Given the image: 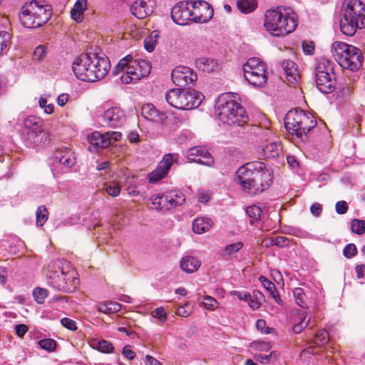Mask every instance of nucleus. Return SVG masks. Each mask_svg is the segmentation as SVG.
I'll return each mask as SVG.
<instances>
[{
	"mask_svg": "<svg viewBox=\"0 0 365 365\" xmlns=\"http://www.w3.org/2000/svg\"><path fill=\"white\" fill-rule=\"evenodd\" d=\"M272 180L271 172L260 161L247 163L235 173V181L250 195H256L263 192L270 185Z\"/></svg>",
	"mask_w": 365,
	"mask_h": 365,
	"instance_id": "obj_1",
	"label": "nucleus"
},
{
	"mask_svg": "<svg viewBox=\"0 0 365 365\" xmlns=\"http://www.w3.org/2000/svg\"><path fill=\"white\" fill-rule=\"evenodd\" d=\"M110 68L108 57L94 53H86L75 58L72 70L81 81L95 82L106 76Z\"/></svg>",
	"mask_w": 365,
	"mask_h": 365,
	"instance_id": "obj_2",
	"label": "nucleus"
},
{
	"mask_svg": "<svg viewBox=\"0 0 365 365\" xmlns=\"http://www.w3.org/2000/svg\"><path fill=\"white\" fill-rule=\"evenodd\" d=\"M47 284L55 289L71 293L79 284L76 272L65 259H57L51 262L46 273Z\"/></svg>",
	"mask_w": 365,
	"mask_h": 365,
	"instance_id": "obj_3",
	"label": "nucleus"
},
{
	"mask_svg": "<svg viewBox=\"0 0 365 365\" xmlns=\"http://www.w3.org/2000/svg\"><path fill=\"white\" fill-rule=\"evenodd\" d=\"M237 94L225 93L221 94L216 103L215 109L220 120L230 126L242 128L247 125L249 118L245 109L238 102Z\"/></svg>",
	"mask_w": 365,
	"mask_h": 365,
	"instance_id": "obj_4",
	"label": "nucleus"
},
{
	"mask_svg": "<svg viewBox=\"0 0 365 365\" xmlns=\"http://www.w3.org/2000/svg\"><path fill=\"white\" fill-rule=\"evenodd\" d=\"M340 29L343 34L354 36L365 26V6L360 0H346L340 11Z\"/></svg>",
	"mask_w": 365,
	"mask_h": 365,
	"instance_id": "obj_5",
	"label": "nucleus"
},
{
	"mask_svg": "<svg viewBox=\"0 0 365 365\" xmlns=\"http://www.w3.org/2000/svg\"><path fill=\"white\" fill-rule=\"evenodd\" d=\"M284 125L289 134L305 142L309 138L308 133L316 127L317 120L311 113L296 108L287 113Z\"/></svg>",
	"mask_w": 365,
	"mask_h": 365,
	"instance_id": "obj_6",
	"label": "nucleus"
},
{
	"mask_svg": "<svg viewBox=\"0 0 365 365\" xmlns=\"http://www.w3.org/2000/svg\"><path fill=\"white\" fill-rule=\"evenodd\" d=\"M264 26L272 36H285L297 28V17L294 13L290 16L289 12H282L281 7L269 9L264 14Z\"/></svg>",
	"mask_w": 365,
	"mask_h": 365,
	"instance_id": "obj_7",
	"label": "nucleus"
},
{
	"mask_svg": "<svg viewBox=\"0 0 365 365\" xmlns=\"http://www.w3.org/2000/svg\"><path fill=\"white\" fill-rule=\"evenodd\" d=\"M52 14L49 5L32 0L21 9L19 18L21 25L28 29H36L45 24Z\"/></svg>",
	"mask_w": 365,
	"mask_h": 365,
	"instance_id": "obj_8",
	"label": "nucleus"
},
{
	"mask_svg": "<svg viewBox=\"0 0 365 365\" xmlns=\"http://www.w3.org/2000/svg\"><path fill=\"white\" fill-rule=\"evenodd\" d=\"M332 56L343 68L356 71L361 66L363 56L361 50L341 41H334L331 48Z\"/></svg>",
	"mask_w": 365,
	"mask_h": 365,
	"instance_id": "obj_9",
	"label": "nucleus"
},
{
	"mask_svg": "<svg viewBox=\"0 0 365 365\" xmlns=\"http://www.w3.org/2000/svg\"><path fill=\"white\" fill-rule=\"evenodd\" d=\"M184 2V11H187L189 16H192V19H184V26L190 24V22L207 23L214 15L212 7L205 1L187 0Z\"/></svg>",
	"mask_w": 365,
	"mask_h": 365,
	"instance_id": "obj_10",
	"label": "nucleus"
},
{
	"mask_svg": "<svg viewBox=\"0 0 365 365\" xmlns=\"http://www.w3.org/2000/svg\"><path fill=\"white\" fill-rule=\"evenodd\" d=\"M315 78L317 88L322 93H331L335 90L334 73L329 61L319 62L317 65Z\"/></svg>",
	"mask_w": 365,
	"mask_h": 365,
	"instance_id": "obj_11",
	"label": "nucleus"
},
{
	"mask_svg": "<svg viewBox=\"0 0 365 365\" xmlns=\"http://www.w3.org/2000/svg\"><path fill=\"white\" fill-rule=\"evenodd\" d=\"M178 153H168L163 155L156 168L148 174L147 178L150 184H155L165 178L169 173L173 163H178Z\"/></svg>",
	"mask_w": 365,
	"mask_h": 365,
	"instance_id": "obj_12",
	"label": "nucleus"
},
{
	"mask_svg": "<svg viewBox=\"0 0 365 365\" xmlns=\"http://www.w3.org/2000/svg\"><path fill=\"white\" fill-rule=\"evenodd\" d=\"M122 134L120 132L108 131L104 133L96 131L88 137L90 143L89 149L91 150H97L108 148L111 144L120 140Z\"/></svg>",
	"mask_w": 365,
	"mask_h": 365,
	"instance_id": "obj_13",
	"label": "nucleus"
},
{
	"mask_svg": "<svg viewBox=\"0 0 365 365\" xmlns=\"http://www.w3.org/2000/svg\"><path fill=\"white\" fill-rule=\"evenodd\" d=\"M132 61H133L132 57L127 56L120 59L113 70V73L115 75L118 74L120 71L123 72L120 79L121 81L125 84L135 83L141 78H135L137 76L136 74L139 73L140 70H138V66H135V65L132 63Z\"/></svg>",
	"mask_w": 365,
	"mask_h": 365,
	"instance_id": "obj_14",
	"label": "nucleus"
},
{
	"mask_svg": "<svg viewBox=\"0 0 365 365\" xmlns=\"http://www.w3.org/2000/svg\"><path fill=\"white\" fill-rule=\"evenodd\" d=\"M125 114L120 107L113 106L104 110L103 121L108 127L120 128L125 123Z\"/></svg>",
	"mask_w": 365,
	"mask_h": 365,
	"instance_id": "obj_15",
	"label": "nucleus"
},
{
	"mask_svg": "<svg viewBox=\"0 0 365 365\" xmlns=\"http://www.w3.org/2000/svg\"><path fill=\"white\" fill-rule=\"evenodd\" d=\"M187 160L189 162L197 163L208 167L212 166L215 162L207 149L202 146L190 148L187 150Z\"/></svg>",
	"mask_w": 365,
	"mask_h": 365,
	"instance_id": "obj_16",
	"label": "nucleus"
},
{
	"mask_svg": "<svg viewBox=\"0 0 365 365\" xmlns=\"http://www.w3.org/2000/svg\"><path fill=\"white\" fill-rule=\"evenodd\" d=\"M180 200V197L176 200L171 195L168 194H156L150 197L153 208L156 210H170L175 207L181 205Z\"/></svg>",
	"mask_w": 365,
	"mask_h": 365,
	"instance_id": "obj_17",
	"label": "nucleus"
},
{
	"mask_svg": "<svg viewBox=\"0 0 365 365\" xmlns=\"http://www.w3.org/2000/svg\"><path fill=\"white\" fill-rule=\"evenodd\" d=\"M155 4V0H136L132 4L130 11L136 18L143 19L153 12Z\"/></svg>",
	"mask_w": 365,
	"mask_h": 365,
	"instance_id": "obj_18",
	"label": "nucleus"
},
{
	"mask_svg": "<svg viewBox=\"0 0 365 365\" xmlns=\"http://www.w3.org/2000/svg\"><path fill=\"white\" fill-rule=\"evenodd\" d=\"M27 143L31 147L41 148L51 140L50 133L44 129L36 132H27Z\"/></svg>",
	"mask_w": 365,
	"mask_h": 365,
	"instance_id": "obj_19",
	"label": "nucleus"
},
{
	"mask_svg": "<svg viewBox=\"0 0 365 365\" xmlns=\"http://www.w3.org/2000/svg\"><path fill=\"white\" fill-rule=\"evenodd\" d=\"M260 71H259L258 70H253L245 71V78L248 81L250 84L255 87H264L267 81L265 67H262Z\"/></svg>",
	"mask_w": 365,
	"mask_h": 365,
	"instance_id": "obj_20",
	"label": "nucleus"
},
{
	"mask_svg": "<svg viewBox=\"0 0 365 365\" xmlns=\"http://www.w3.org/2000/svg\"><path fill=\"white\" fill-rule=\"evenodd\" d=\"M204 96L199 91L187 88L184 93V110H189L197 108L202 103Z\"/></svg>",
	"mask_w": 365,
	"mask_h": 365,
	"instance_id": "obj_21",
	"label": "nucleus"
},
{
	"mask_svg": "<svg viewBox=\"0 0 365 365\" xmlns=\"http://www.w3.org/2000/svg\"><path fill=\"white\" fill-rule=\"evenodd\" d=\"M280 66L284 72L287 82L292 84L297 83L300 78L297 65L291 60H283L280 62Z\"/></svg>",
	"mask_w": 365,
	"mask_h": 365,
	"instance_id": "obj_22",
	"label": "nucleus"
},
{
	"mask_svg": "<svg viewBox=\"0 0 365 365\" xmlns=\"http://www.w3.org/2000/svg\"><path fill=\"white\" fill-rule=\"evenodd\" d=\"M55 163L62 165V168L68 169L76 163L73 153L67 148L58 149L54 154Z\"/></svg>",
	"mask_w": 365,
	"mask_h": 365,
	"instance_id": "obj_23",
	"label": "nucleus"
},
{
	"mask_svg": "<svg viewBox=\"0 0 365 365\" xmlns=\"http://www.w3.org/2000/svg\"><path fill=\"white\" fill-rule=\"evenodd\" d=\"M141 113L143 117L146 120L157 123H163L167 118L164 113L159 112L152 103L143 105L141 109Z\"/></svg>",
	"mask_w": 365,
	"mask_h": 365,
	"instance_id": "obj_24",
	"label": "nucleus"
},
{
	"mask_svg": "<svg viewBox=\"0 0 365 365\" xmlns=\"http://www.w3.org/2000/svg\"><path fill=\"white\" fill-rule=\"evenodd\" d=\"M182 88H171L166 93V101L170 106L172 107L182 110Z\"/></svg>",
	"mask_w": 365,
	"mask_h": 365,
	"instance_id": "obj_25",
	"label": "nucleus"
},
{
	"mask_svg": "<svg viewBox=\"0 0 365 365\" xmlns=\"http://www.w3.org/2000/svg\"><path fill=\"white\" fill-rule=\"evenodd\" d=\"M195 66L199 70L210 73L217 70L218 63L212 58L201 57L195 60Z\"/></svg>",
	"mask_w": 365,
	"mask_h": 365,
	"instance_id": "obj_26",
	"label": "nucleus"
},
{
	"mask_svg": "<svg viewBox=\"0 0 365 365\" xmlns=\"http://www.w3.org/2000/svg\"><path fill=\"white\" fill-rule=\"evenodd\" d=\"M86 8L87 0H77L71 10V18L77 23L81 22Z\"/></svg>",
	"mask_w": 365,
	"mask_h": 365,
	"instance_id": "obj_27",
	"label": "nucleus"
},
{
	"mask_svg": "<svg viewBox=\"0 0 365 365\" xmlns=\"http://www.w3.org/2000/svg\"><path fill=\"white\" fill-rule=\"evenodd\" d=\"M24 128L28 132H36L43 129V120L36 115H29L24 121Z\"/></svg>",
	"mask_w": 365,
	"mask_h": 365,
	"instance_id": "obj_28",
	"label": "nucleus"
},
{
	"mask_svg": "<svg viewBox=\"0 0 365 365\" xmlns=\"http://www.w3.org/2000/svg\"><path fill=\"white\" fill-rule=\"evenodd\" d=\"M212 225V220L208 217H197L192 222V230L197 234L207 232Z\"/></svg>",
	"mask_w": 365,
	"mask_h": 365,
	"instance_id": "obj_29",
	"label": "nucleus"
},
{
	"mask_svg": "<svg viewBox=\"0 0 365 365\" xmlns=\"http://www.w3.org/2000/svg\"><path fill=\"white\" fill-rule=\"evenodd\" d=\"M282 150V145L276 142H271L263 146L262 153L266 158H274L277 157Z\"/></svg>",
	"mask_w": 365,
	"mask_h": 365,
	"instance_id": "obj_30",
	"label": "nucleus"
},
{
	"mask_svg": "<svg viewBox=\"0 0 365 365\" xmlns=\"http://www.w3.org/2000/svg\"><path fill=\"white\" fill-rule=\"evenodd\" d=\"M90 345L93 349L104 354H111L114 351L112 343L105 339H93L90 342Z\"/></svg>",
	"mask_w": 365,
	"mask_h": 365,
	"instance_id": "obj_31",
	"label": "nucleus"
},
{
	"mask_svg": "<svg viewBox=\"0 0 365 365\" xmlns=\"http://www.w3.org/2000/svg\"><path fill=\"white\" fill-rule=\"evenodd\" d=\"M296 303L302 308H308L309 299L301 287H297L293 290Z\"/></svg>",
	"mask_w": 365,
	"mask_h": 365,
	"instance_id": "obj_32",
	"label": "nucleus"
},
{
	"mask_svg": "<svg viewBox=\"0 0 365 365\" xmlns=\"http://www.w3.org/2000/svg\"><path fill=\"white\" fill-rule=\"evenodd\" d=\"M132 63L135 65V66H138V70H140L139 73H137V76L135 78H143L148 76L151 70L150 63L146 60H133L132 61Z\"/></svg>",
	"mask_w": 365,
	"mask_h": 365,
	"instance_id": "obj_33",
	"label": "nucleus"
},
{
	"mask_svg": "<svg viewBox=\"0 0 365 365\" xmlns=\"http://www.w3.org/2000/svg\"><path fill=\"white\" fill-rule=\"evenodd\" d=\"M257 6V0H237V9L243 14L254 11Z\"/></svg>",
	"mask_w": 365,
	"mask_h": 365,
	"instance_id": "obj_34",
	"label": "nucleus"
},
{
	"mask_svg": "<svg viewBox=\"0 0 365 365\" xmlns=\"http://www.w3.org/2000/svg\"><path fill=\"white\" fill-rule=\"evenodd\" d=\"M200 265V262L196 258L190 255L184 256V272L192 273L195 272Z\"/></svg>",
	"mask_w": 365,
	"mask_h": 365,
	"instance_id": "obj_35",
	"label": "nucleus"
},
{
	"mask_svg": "<svg viewBox=\"0 0 365 365\" xmlns=\"http://www.w3.org/2000/svg\"><path fill=\"white\" fill-rule=\"evenodd\" d=\"M299 322L293 327V331L295 334H299L305 327H307L310 322L311 317L305 314L304 312H300L298 314Z\"/></svg>",
	"mask_w": 365,
	"mask_h": 365,
	"instance_id": "obj_36",
	"label": "nucleus"
},
{
	"mask_svg": "<svg viewBox=\"0 0 365 365\" xmlns=\"http://www.w3.org/2000/svg\"><path fill=\"white\" fill-rule=\"evenodd\" d=\"M159 38V32L156 30L152 31L150 34L144 40L145 49L148 52H153Z\"/></svg>",
	"mask_w": 365,
	"mask_h": 365,
	"instance_id": "obj_37",
	"label": "nucleus"
},
{
	"mask_svg": "<svg viewBox=\"0 0 365 365\" xmlns=\"http://www.w3.org/2000/svg\"><path fill=\"white\" fill-rule=\"evenodd\" d=\"M291 241L292 240L288 237L276 236L269 238V243L266 244V247H269V246H277L278 247L284 248L290 245Z\"/></svg>",
	"mask_w": 365,
	"mask_h": 365,
	"instance_id": "obj_38",
	"label": "nucleus"
},
{
	"mask_svg": "<svg viewBox=\"0 0 365 365\" xmlns=\"http://www.w3.org/2000/svg\"><path fill=\"white\" fill-rule=\"evenodd\" d=\"M262 67H265L264 63L258 58L253 57L250 58L247 60V61L243 65V71L258 70L261 71L260 69Z\"/></svg>",
	"mask_w": 365,
	"mask_h": 365,
	"instance_id": "obj_39",
	"label": "nucleus"
},
{
	"mask_svg": "<svg viewBox=\"0 0 365 365\" xmlns=\"http://www.w3.org/2000/svg\"><path fill=\"white\" fill-rule=\"evenodd\" d=\"M49 212L45 205H40L36 211V224L42 227L48 220Z\"/></svg>",
	"mask_w": 365,
	"mask_h": 365,
	"instance_id": "obj_40",
	"label": "nucleus"
},
{
	"mask_svg": "<svg viewBox=\"0 0 365 365\" xmlns=\"http://www.w3.org/2000/svg\"><path fill=\"white\" fill-rule=\"evenodd\" d=\"M170 16L173 21L180 26L182 25V2L177 3L171 9Z\"/></svg>",
	"mask_w": 365,
	"mask_h": 365,
	"instance_id": "obj_41",
	"label": "nucleus"
},
{
	"mask_svg": "<svg viewBox=\"0 0 365 365\" xmlns=\"http://www.w3.org/2000/svg\"><path fill=\"white\" fill-rule=\"evenodd\" d=\"M101 312L109 314L118 312L121 309V305L117 302H108L105 304H99L97 307Z\"/></svg>",
	"mask_w": 365,
	"mask_h": 365,
	"instance_id": "obj_42",
	"label": "nucleus"
},
{
	"mask_svg": "<svg viewBox=\"0 0 365 365\" xmlns=\"http://www.w3.org/2000/svg\"><path fill=\"white\" fill-rule=\"evenodd\" d=\"M246 214L251 219L250 223L258 221L262 215V209L257 205H251L247 207Z\"/></svg>",
	"mask_w": 365,
	"mask_h": 365,
	"instance_id": "obj_43",
	"label": "nucleus"
},
{
	"mask_svg": "<svg viewBox=\"0 0 365 365\" xmlns=\"http://www.w3.org/2000/svg\"><path fill=\"white\" fill-rule=\"evenodd\" d=\"M11 36L6 31H0V53H6L10 48Z\"/></svg>",
	"mask_w": 365,
	"mask_h": 365,
	"instance_id": "obj_44",
	"label": "nucleus"
},
{
	"mask_svg": "<svg viewBox=\"0 0 365 365\" xmlns=\"http://www.w3.org/2000/svg\"><path fill=\"white\" fill-rule=\"evenodd\" d=\"M197 80L196 72L191 68L184 66V82L185 84L194 86Z\"/></svg>",
	"mask_w": 365,
	"mask_h": 365,
	"instance_id": "obj_45",
	"label": "nucleus"
},
{
	"mask_svg": "<svg viewBox=\"0 0 365 365\" xmlns=\"http://www.w3.org/2000/svg\"><path fill=\"white\" fill-rule=\"evenodd\" d=\"M200 304L205 309L210 311L215 310L218 307L217 301L210 296L202 297L200 298Z\"/></svg>",
	"mask_w": 365,
	"mask_h": 365,
	"instance_id": "obj_46",
	"label": "nucleus"
},
{
	"mask_svg": "<svg viewBox=\"0 0 365 365\" xmlns=\"http://www.w3.org/2000/svg\"><path fill=\"white\" fill-rule=\"evenodd\" d=\"M351 230L353 233L361 235L365 232V220L354 219L351 222Z\"/></svg>",
	"mask_w": 365,
	"mask_h": 365,
	"instance_id": "obj_47",
	"label": "nucleus"
},
{
	"mask_svg": "<svg viewBox=\"0 0 365 365\" xmlns=\"http://www.w3.org/2000/svg\"><path fill=\"white\" fill-rule=\"evenodd\" d=\"M48 292L46 289L37 287L35 288L33 291V296L34 298V300L38 304H43L46 299V298L48 297Z\"/></svg>",
	"mask_w": 365,
	"mask_h": 365,
	"instance_id": "obj_48",
	"label": "nucleus"
},
{
	"mask_svg": "<svg viewBox=\"0 0 365 365\" xmlns=\"http://www.w3.org/2000/svg\"><path fill=\"white\" fill-rule=\"evenodd\" d=\"M243 247V243L242 242H237L230 245H227L224 249V256H231L235 253L240 251Z\"/></svg>",
	"mask_w": 365,
	"mask_h": 365,
	"instance_id": "obj_49",
	"label": "nucleus"
},
{
	"mask_svg": "<svg viewBox=\"0 0 365 365\" xmlns=\"http://www.w3.org/2000/svg\"><path fill=\"white\" fill-rule=\"evenodd\" d=\"M171 77L173 82L180 88L182 81V66H176L172 71Z\"/></svg>",
	"mask_w": 365,
	"mask_h": 365,
	"instance_id": "obj_50",
	"label": "nucleus"
},
{
	"mask_svg": "<svg viewBox=\"0 0 365 365\" xmlns=\"http://www.w3.org/2000/svg\"><path fill=\"white\" fill-rule=\"evenodd\" d=\"M38 343L41 349L48 352L53 351L56 349V342L52 339H41Z\"/></svg>",
	"mask_w": 365,
	"mask_h": 365,
	"instance_id": "obj_51",
	"label": "nucleus"
},
{
	"mask_svg": "<svg viewBox=\"0 0 365 365\" xmlns=\"http://www.w3.org/2000/svg\"><path fill=\"white\" fill-rule=\"evenodd\" d=\"M47 54V48L45 45L37 46L33 53V58L36 61H42Z\"/></svg>",
	"mask_w": 365,
	"mask_h": 365,
	"instance_id": "obj_52",
	"label": "nucleus"
},
{
	"mask_svg": "<svg viewBox=\"0 0 365 365\" xmlns=\"http://www.w3.org/2000/svg\"><path fill=\"white\" fill-rule=\"evenodd\" d=\"M356 254L357 249L356 245L353 243L346 245L343 250V255L347 259L352 258Z\"/></svg>",
	"mask_w": 365,
	"mask_h": 365,
	"instance_id": "obj_53",
	"label": "nucleus"
},
{
	"mask_svg": "<svg viewBox=\"0 0 365 365\" xmlns=\"http://www.w3.org/2000/svg\"><path fill=\"white\" fill-rule=\"evenodd\" d=\"M259 281L261 282L263 287L266 289V290L269 292V295L274 294V292H275L277 289L272 282L263 276L259 277Z\"/></svg>",
	"mask_w": 365,
	"mask_h": 365,
	"instance_id": "obj_54",
	"label": "nucleus"
},
{
	"mask_svg": "<svg viewBox=\"0 0 365 365\" xmlns=\"http://www.w3.org/2000/svg\"><path fill=\"white\" fill-rule=\"evenodd\" d=\"M106 192L112 197H117L120 192V187L115 182H111L106 186Z\"/></svg>",
	"mask_w": 365,
	"mask_h": 365,
	"instance_id": "obj_55",
	"label": "nucleus"
},
{
	"mask_svg": "<svg viewBox=\"0 0 365 365\" xmlns=\"http://www.w3.org/2000/svg\"><path fill=\"white\" fill-rule=\"evenodd\" d=\"M39 106L44 110V112L47 114H51L54 110V106L52 103H47V100L41 96L39 98Z\"/></svg>",
	"mask_w": 365,
	"mask_h": 365,
	"instance_id": "obj_56",
	"label": "nucleus"
},
{
	"mask_svg": "<svg viewBox=\"0 0 365 365\" xmlns=\"http://www.w3.org/2000/svg\"><path fill=\"white\" fill-rule=\"evenodd\" d=\"M152 316L158 319L161 322H164L167 319L166 312L162 307L155 309L152 312Z\"/></svg>",
	"mask_w": 365,
	"mask_h": 365,
	"instance_id": "obj_57",
	"label": "nucleus"
},
{
	"mask_svg": "<svg viewBox=\"0 0 365 365\" xmlns=\"http://www.w3.org/2000/svg\"><path fill=\"white\" fill-rule=\"evenodd\" d=\"M61 323L62 326H63L64 327L67 328L71 331H75L77 329L76 322L69 318L64 317L61 319Z\"/></svg>",
	"mask_w": 365,
	"mask_h": 365,
	"instance_id": "obj_58",
	"label": "nucleus"
},
{
	"mask_svg": "<svg viewBox=\"0 0 365 365\" xmlns=\"http://www.w3.org/2000/svg\"><path fill=\"white\" fill-rule=\"evenodd\" d=\"M336 213L339 215H344L348 211V205L346 201H338L335 205Z\"/></svg>",
	"mask_w": 365,
	"mask_h": 365,
	"instance_id": "obj_59",
	"label": "nucleus"
},
{
	"mask_svg": "<svg viewBox=\"0 0 365 365\" xmlns=\"http://www.w3.org/2000/svg\"><path fill=\"white\" fill-rule=\"evenodd\" d=\"M316 340L322 344H327L329 339V334L326 330H321L316 334Z\"/></svg>",
	"mask_w": 365,
	"mask_h": 365,
	"instance_id": "obj_60",
	"label": "nucleus"
},
{
	"mask_svg": "<svg viewBox=\"0 0 365 365\" xmlns=\"http://www.w3.org/2000/svg\"><path fill=\"white\" fill-rule=\"evenodd\" d=\"M255 325L257 330L260 331L262 333L269 334L271 332V329L269 327H266V322L264 319H257Z\"/></svg>",
	"mask_w": 365,
	"mask_h": 365,
	"instance_id": "obj_61",
	"label": "nucleus"
},
{
	"mask_svg": "<svg viewBox=\"0 0 365 365\" xmlns=\"http://www.w3.org/2000/svg\"><path fill=\"white\" fill-rule=\"evenodd\" d=\"M302 49L304 53L311 55L314 53V44L312 41H304L302 42Z\"/></svg>",
	"mask_w": 365,
	"mask_h": 365,
	"instance_id": "obj_62",
	"label": "nucleus"
},
{
	"mask_svg": "<svg viewBox=\"0 0 365 365\" xmlns=\"http://www.w3.org/2000/svg\"><path fill=\"white\" fill-rule=\"evenodd\" d=\"M273 354H274V352H271L269 355L262 354H255V359L257 361H259L262 364H267L269 362L270 359Z\"/></svg>",
	"mask_w": 365,
	"mask_h": 365,
	"instance_id": "obj_63",
	"label": "nucleus"
},
{
	"mask_svg": "<svg viewBox=\"0 0 365 365\" xmlns=\"http://www.w3.org/2000/svg\"><path fill=\"white\" fill-rule=\"evenodd\" d=\"M15 331L17 336L23 337L28 331V327L26 324H20L15 327Z\"/></svg>",
	"mask_w": 365,
	"mask_h": 365,
	"instance_id": "obj_64",
	"label": "nucleus"
}]
</instances>
